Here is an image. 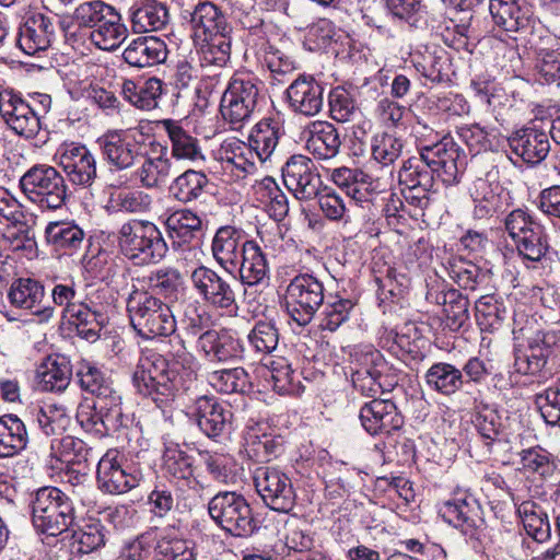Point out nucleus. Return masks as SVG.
<instances>
[{"instance_id": "obj_27", "label": "nucleus", "mask_w": 560, "mask_h": 560, "mask_svg": "<svg viewBox=\"0 0 560 560\" xmlns=\"http://www.w3.org/2000/svg\"><path fill=\"white\" fill-rule=\"evenodd\" d=\"M191 415L198 428L211 439L225 432L232 413L214 397L200 396L195 400Z\"/></svg>"}, {"instance_id": "obj_21", "label": "nucleus", "mask_w": 560, "mask_h": 560, "mask_svg": "<svg viewBox=\"0 0 560 560\" xmlns=\"http://www.w3.org/2000/svg\"><path fill=\"white\" fill-rule=\"evenodd\" d=\"M322 282H290L287 288V307L292 319L306 326L323 303Z\"/></svg>"}, {"instance_id": "obj_61", "label": "nucleus", "mask_w": 560, "mask_h": 560, "mask_svg": "<svg viewBox=\"0 0 560 560\" xmlns=\"http://www.w3.org/2000/svg\"><path fill=\"white\" fill-rule=\"evenodd\" d=\"M154 560H197V553L187 540L160 537L154 547Z\"/></svg>"}, {"instance_id": "obj_8", "label": "nucleus", "mask_w": 560, "mask_h": 560, "mask_svg": "<svg viewBox=\"0 0 560 560\" xmlns=\"http://www.w3.org/2000/svg\"><path fill=\"white\" fill-rule=\"evenodd\" d=\"M125 256L137 265L161 259L166 253V243L156 225L149 221L131 220L121 225L118 237Z\"/></svg>"}, {"instance_id": "obj_56", "label": "nucleus", "mask_w": 560, "mask_h": 560, "mask_svg": "<svg viewBox=\"0 0 560 560\" xmlns=\"http://www.w3.org/2000/svg\"><path fill=\"white\" fill-rule=\"evenodd\" d=\"M520 457L525 471L542 478L552 476L558 467L553 455L540 446L523 450Z\"/></svg>"}, {"instance_id": "obj_64", "label": "nucleus", "mask_w": 560, "mask_h": 560, "mask_svg": "<svg viewBox=\"0 0 560 560\" xmlns=\"http://www.w3.org/2000/svg\"><path fill=\"white\" fill-rule=\"evenodd\" d=\"M402 149V140L395 135L383 132L373 138V159L384 166L393 164L401 155Z\"/></svg>"}, {"instance_id": "obj_48", "label": "nucleus", "mask_w": 560, "mask_h": 560, "mask_svg": "<svg viewBox=\"0 0 560 560\" xmlns=\"http://www.w3.org/2000/svg\"><path fill=\"white\" fill-rule=\"evenodd\" d=\"M208 383L222 394H245L253 389L249 374L244 368L222 369L208 373Z\"/></svg>"}, {"instance_id": "obj_31", "label": "nucleus", "mask_w": 560, "mask_h": 560, "mask_svg": "<svg viewBox=\"0 0 560 560\" xmlns=\"http://www.w3.org/2000/svg\"><path fill=\"white\" fill-rule=\"evenodd\" d=\"M167 47L156 36L133 39L124 50L122 58L131 67L145 68L160 65L166 60Z\"/></svg>"}, {"instance_id": "obj_36", "label": "nucleus", "mask_w": 560, "mask_h": 560, "mask_svg": "<svg viewBox=\"0 0 560 560\" xmlns=\"http://www.w3.org/2000/svg\"><path fill=\"white\" fill-rule=\"evenodd\" d=\"M472 424L489 452L494 445L506 441L502 418L492 406L476 404Z\"/></svg>"}, {"instance_id": "obj_10", "label": "nucleus", "mask_w": 560, "mask_h": 560, "mask_svg": "<svg viewBox=\"0 0 560 560\" xmlns=\"http://www.w3.org/2000/svg\"><path fill=\"white\" fill-rule=\"evenodd\" d=\"M504 229L524 258L538 261L548 249L545 228L526 210L514 209L504 219Z\"/></svg>"}, {"instance_id": "obj_41", "label": "nucleus", "mask_w": 560, "mask_h": 560, "mask_svg": "<svg viewBox=\"0 0 560 560\" xmlns=\"http://www.w3.org/2000/svg\"><path fill=\"white\" fill-rule=\"evenodd\" d=\"M168 10L156 0H141L131 13L132 28L137 33L154 32L168 22Z\"/></svg>"}, {"instance_id": "obj_33", "label": "nucleus", "mask_w": 560, "mask_h": 560, "mask_svg": "<svg viewBox=\"0 0 560 560\" xmlns=\"http://www.w3.org/2000/svg\"><path fill=\"white\" fill-rule=\"evenodd\" d=\"M198 348L213 362H226L242 352L240 340L228 330L209 329L198 337Z\"/></svg>"}, {"instance_id": "obj_59", "label": "nucleus", "mask_w": 560, "mask_h": 560, "mask_svg": "<svg viewBox=\"0 0 560 560\" xmlns=\"http://www.w3.org/2000/svg\"><path fill=\"white\" fill-rule=\"evenodd\" d=\"M231 15L240 26L252 34L259 35L262 32L261 9L256 7L255 0H234L231 5Z\"/></svg>"}, {"instance_id": "obj_1", "label": "nucleus", "mask_w": 560, "mask_h": 560, "mask_svg": "<svg viewBox=\"0 0 560 560\" xmlns=\"http://www.w3.org/2000/svg\"><path fill=\"white\" fill-rule=\"evenodd\" d=\"M176 357L178 360L170 363L155 351H143L132 376L138 392L162 405L176 394L188 390L196 382L190 368L192 357L184 347L176 352Z\"/></svg>"}, {"instance_id": "obj_34", "label": "nucleus", "mask_w": 560, "mask_h": 560, "mask_svg": "<svg viewBox=\"0 0 560 560\" xmlns=\"http://www.w3.org/2000/svg\"><path fill=\"white\" fill-rule=\"evenodd\" d=\"M283 133L281 122L271 117L262 118L252 128L248 143L257 161L264 163L270 160Z\"/></svg>"}, {"instance_id": "obj_37", "label": "nucleus", "mask_w": 560, "mask_h": 560, "mask_svg": "<svg viewBox=\"0 0 560 560\" xmlns=\"http://www.w3.org/2000/svg\"><path fill=\"white\" fill-rule=\"evenodd\" d=\"M28 441L26 425L16 415L0 417V459L18 456L26 450Z\"/></svg>"}, {"instance_id": "obj_62", "label": "nucleus", "mask_w": 560, "mask_h": 560, "mask_svg": "<svg viewBox=\"0 0 560 560\" xmlns=\"http://www.w3.org/2000/svg\"><path fill=\"white\" fill-rule=\"evenodd\" d=\"M247 340L256 353L269 354L279 343V331L273 322L259 320L250 330Z\"/></svg>"}, {"instance_id": "obj_46", "label": "nucleus", "mask_w": 560, "mask_h": 560, "mask_svg": "<svg viewBox=\"0 0 560 560\" xmlns=\"http://www.w3.org/2000/svg\"><path fill=\"white\" fill-rule=\"evenodd\" d=\"M75 377L80 387L102 400L115 394L112 382L93 362L81 360L78 362Z\"/></svg>"}, {"instance_id": "obj_25", "label": "nucleus", "mask_w": 560, "mask_h": 560, "mask_svg": "<svg viewBox=\"0 0 560 560\" xmlns=\"http://www.w3.org/2000/svg\"><path fill=\"white\" fill-rule=\"evenodd\" d=\"M550 133L536 128L524 127L513 132L508 141L511 151L526 164L537 165L550 151Z\"/></svg>"}, {"instance_id": "obj_7", "label": "nucleus", "mask_w": 560, "mask_h": 560, "mask_svg": "<svg viewBox=\"0 0 560 560\" xmlns=\"http://www.w3.org/2000/svg\"><path fill=\"white\" fill-rule=\"evenodd\" d=\"M20 188L28 200L42 209H60L67 199L63 176L47 164H36L20 178Z\"/></svg>"}, {"instance_id": "obj_26", "label": "nucleus", "mask_w": 560, "mask_h": 560, "mask_svg": "<svg viewBox=\"0 0 560 560\" xmlns=\"http://www.w3.org/2000/svg\"><path fill=\"white\" fill-rule=\"evenodd\" d=\"M504 188L500 185L497 174L489 172L485 177L477 178L470 189L474 201L472 215L482 220L493 217L502 210Z\"/></svg>"}, {"instance_id": "obj_39", "label": "nucleus", "mask_w": 560, "mask_h": 560, "mask_svg": "<svg viewBox=\"0 0 560 560\" xmlns=\"http://www.w3.org/2000/svg\"><path fill=\"white\" fill-rule=\"evenodd\" d=\"M162 125L171 141L170 158L191 162L203 160L198 139L186 131L178 121L165 119Z\"/></svg>"}, {"instance_id": "obj_58", "label": "nucleus", "mask_w": 560, "mask_h": 560, "mask_svg": "<svg viewBox=\"0 0 560 560\" xmlns=\"http://www.w3.org/2000/svg\"><path fill=\"white\" fill-rule=\"evenodd\" d=\"M98 410L102 412V436L118 432L126 425L127 418L121 408V398L115 393L105 399L98 400Z\"/></svg>"}, {"instance_id": "obj_54", "label": "nucleus", "mask_w": 560, "mask_h": 560, "mask_svg": "<svg viewBox=\"0 0 560 560\" xmlns=\"http://www.w3.org/2000/svg\"><path fill=\"white\" fill-rule=\"evenodd\" d=\"M67 534H71L72 547H77L79 553H90L105 544V535L100 521H91L78 527L74 524Z\"/></svg>"}, {"instance_id": "obj_13", "label": "nucleus", "mask_w": 560, "mask_h": 560, "mask_svg": "<svg viewBox=\"0 0 560 560\" xmlns=\"http://www.w3.org/2000/svg\"><path fill=\"white\" fill-rule=\"evenodd\" d=\"M254 485L264 503L271 510L289 513L295 505L296 494L291 479L275 467H258Z\"/></svg>"}, {"instance_id": "obj_50", "label": "nucleus", "mask_w": 560, "mask_h": 560, "mask_svg": "<svg viewBox=\"0 0 560 560\" xmlns=\"http://www.w3.org/2000/svg\"><path fill=\"white\" fill-rule=\"evenodd\" d=\"M246 450L257 462H269L283 452V438L268 433L259 434L250 429L245 436Z\"/></svg>"}, {"instance_id": "obj_49", "label": "nucleus", "mask_w": 560, "mask_h": 560, "mask_svg": "<svg viewBox=\"0 0 560 560\" xmlns=\"http://www.w3.org/2000/svg\"><path fill=\"white\" fill-rule=\"evenodd\" d=\"M219 154L222 162L234 166L245 175L253 174L257 170V158L248 142L229 138L221 144Z\"/></svg>"}, {"instance_id": "obj_52", "label": "nucleus", "mask_w": 560, "mask_h": 560, "mask_svg": "<svg viewBox=\"0 0 560 560\" xmlns=\"http://www.w3.org/2000/svg\"><path fill=\"white\" fill-rule=\"evenodd\" d=\"M166 226L174 243H189L201 229V219L190 210H177L166 220Z\"/></svg>"}, {"instance_id": "obj_19", "label": "nucleus", "mask_w": 560, "mask_h": 560, "mask_svg": "<svg viewBox=\"0 0 560 560\" xmlns=\"http://www.w3.org/2000/svg\"><path fill=\"white\" fill-rule=\"evenodd\" d=\"M439 514L446 523L470 537L475 536L482 522L480 505L466 492L456 493L452 499L441 503Z\"/></svg>"}, {"instance_id": "obj_42", "label": "nucleus", "mask_w": 560, "mask_h": 560, "mask_svg": "<svg viewBox=\"0 0 560 560\" xmlns=\"http://www.w3.org/2000/svg\"><path fill=\"white\" fill-rule=\"evenodd\" d=\"M517 515L526 534L535 541L542 544L551 537V526L548 514L538 503L524 501L517 506Z\"/></svg>"}, {"instance_id": "obj_11", "label": "nucleus", "mask_w": 560, "mask_h": 560, "mask_svg": "<svg viewBox=\"0 0 560 560\" xmlns=\"http://www.w3.org/2000/svg\"><path fill=\"white\" fill-rule=\"evenodd\" d=\"M143 475L116 448L108 450L97 462V488L107 494H122L138 487Z\"/></svg>"}, {"instance_id": "obj_55", "label": "nucleus", "mask_w": 560, "mask_h": 560, "mask_svg": "<svg viewBox=\"0 0 560 560\" xmlns=\"http://www.w3.org/2000/svg\"><path fill=\"white\" fill-rule=\"evenodd\" d=\"M200 45L202 61L207 65L224 66L231 55V34L215 35L194 40Z\"/></svg>"}, {"instance_id": "obj_3", "label": "nucleus", "mask_w": 560, "mask_h": 560, "mask_svg": "<svg viewBox=\"0 0 560 560\" xmlns=\"http://www.w3.org/2000/svg\"><path fill=\"white\" fill-rule=\"evenodd\" d=\"M75 509L72 500L56 487L38 489L32 500L34 528L47 536L67 533L74 525Z\"/></svg>"}, {"instance_id": "obj_20", "label": "nucleus", "mask_w": 560, "mask_h": 560, "mask_svg": "<svg viewBox=\"0 0 560 560\" xmlns=\"http://www.w3.org/2000/svg\"><path fill=\"white\" fill-rule=\"evenodd\" d=\"M489 12L494 26L506 33L526 32L534 23L529 0H489Z\"/></svg>"}, {"instance_id": "obj_28", "label": "nucleus", "mask_w": 560, "mask_h": 560, "mask_svg": "<svg viewBox=\"0 0 560 560\" xmlns=\"http://www.w3.org/2000/svg\"><path fill=\"white\" fill-rule=\"evenodd\" d=\"M54 37L52 19L43 13H34L20 27L18 45L26 55L33 56L38 51L46 50Z\"/></svg>"}, {"instance_id": "obj_18", "label": "nucleus", "mask_w": 560, "mask_h": 560, "mask_svg": "<svg viewBox=\"0 0 560 560\" xmlns=\"http://www.w3.org/2000/svg\"><path fill=\"white\" fill-rule=\"evenodd\" d=\"M59 165L73 185L90 187L97 177L96 160L83 144L63 145L59 151Z\"/></svg>"}, {"instance_id": "obj_63", "label": "nucleus", "mask_w": 560, "mask_h": 560, "mask_svg": "<svg viewBox=\"0 0 560 560\" xmlns=\"http://www.w3.org/2000/svg\"><path fill=\"white\" fill-rule=\"evenodd\" d=\"M535 402L544 421L551 427H560V380L535 396Z\"/></svg>"}, {"instance_id": "obj_35", "label": "nucleus", "mask_w": 560, "mask_h": 560, "mask_svg": "<svg viewBox=\"0 0 560 560\" xmlns=\"http://www.w3.org/2000/svg\"><path fill=\"white\" fill-rule=\"evenodd\" d=\"M163 467L168 476L176 480L178 488L196 489L199 481L194 475V457L179 445L171 444L163 453Z\"/></svg>"}, {"instance_id": "obj_23", "label": "nucleus", "mask_w": 560, "mask_h": 560, "mask_svg": "<svg viewBox=\"0 0 560 560\" xmlns=\"http://www.w3.org/2000/svg\"><path fill=\"white\" fill-rule=\"evenodd\" d=\"M285 97L294 113L315 116L324 105V86L313 75L300 74L287 89Z\"/></svg>"}, {"instance_id": "obj_38", "label": "nucleus", "mask_w": 560, "mask_h": 560, "mask_svg": "<svg viewBox=\"0 0 560 560\" xmlns=\"http://www.w3.org/2000/svg\"><path fill=\"white\" fill-rule=\"evenodd\" d=\"M39 385L45 392H63L70 384L72 368L65 355H49L38 369Z\"/></svg>"}, {"instance_id": "obj_16", "label": "nucleus", "mask_w": 560, "mask_h": 560, "mask_svg": "<svg viewBox=\"0 0 560 560\" xmlns=\"http://www.w3.org/2000/svg\"><path fill=\"white\" fill-rule=\"evenodd\" d=\"M0 115L11 130L26 139L36 137L42 129L39 114L11 91L0 93Z\"/></svg>"}, {"instance_id": "obj_29", "label": "nucleus", "mask_w": 560, "mask_h": 560, "mask_svg": "<svg viewBox=\"0 0 560 560\" xmlns=\"http://www.w3.org/2000/svg\"><path fill=\"white\" fill-rule=\"evenodd\" d=\"M47 244L60 255L71 256L90 244L84 231L74 222H49L45 229Z\"/></svg>"}, {"instance_id": "obj_14", "label": "nucleus", "mask_w": 560, "mask_h": 560, "mask_svg": "<svg viewBox=\"0 0 560 560\" xmlns=\"http://www.w3.org/2000/svg\"><path fill=\"white\" fill-rule=\"evenodd\" d=\"M282 179L285 187L299 200L315 198L323 185L314 162L302 154H295L288 159L282 166Z\"/></svg>"}, {"instance_id": "obj_30", "label": "nucleus", "mask_w": 560, "mask_h": 560, "mask_svg": "<svg viewBox=\"0 0 560 560\" xmlns=\"http://www.w3.org/2000/svg\"><path fill=\"white\" fill-rule=\"evenodd\" d=\"M514 368L523 375H537L547 364L550 354V343L547 335L537 330L535 335L528 338V345L525 349L515 348Z\"/></svg>"}, {"instance_id": "obj_47", "label": "nucleus", "mask_w": 560, "mask_h": 560, "mask_svg": "<svg viewBox=\"0 0 560 560\" xmlns=\"http://www.w3.org/2000/svg\"><path fill=\"white\" fill-rule=\"evenodd\" d=\"M50 447L60 462L80 466L79 471L88 469L93 459V448L83 440L71 435L54 440Z\"/></svg>"}, {"instance_id": "obj_32", "label": "nucleus", "mask_w": 560, "mask_h": 560, "mask_svg": "<svg viewBox=\"0 0 560 560\" xmlns=\"http://www.w3.org/2000/svg\"><path fill=\"white\" fill-rule=\"evenodd\" d=\"M261 376L279 395H300L303 386L291 363L283 357L269 358L259 369Z\"/></svg>"}, {"instance_id": "obj_5", "label": "nucleus", "mask_w": 560, "mask_h": 560, "mask_svg": "<svg viewBox=\"0 0 560 560\" xmlns=\"http://www.w3.org/2000/svg\"><path fill=\"white\" fill-rule=\"evenodd\" d=\"M264 83L249 73H235L221 97L222 118L232 129L238 130L255 112L262 94Z\"/></svg>"}, {"instance_id": "obj_22", "label": "nucleus", "mask_w": 560, "mask_h": 560, "mask_svg": "<svg viewBox=\"0 0 560 560\" xmlns=\"http://www.w3.org/2000/svg\"><path fill=\"white\" fill-rule=\"evenodd\" d=\"M184 18H188L194 40L228 35L233 30L221 8L209 0L199 1L191 10H185Z\"/></svg>"}, {"instance_id": "obj_53", "label": "nucleus", "mask_w": 560, "mask_h": 560, "mask_svg": "<svg viewBox=\"0 0 560 560\" xmlns=\"http://www.w3.org/2000/svg\"><path fill=\"white\" fill-rule=\"evenodd\" d=\"M242 257L237 271L241 273V280L254 278V280H264L268 272V265L264 253L254 241H247L243 244L240 255Z\"/></svg>"}, {"instance_id": "obj_43", "label": "nucleus", "mask_w": 560, "mask_h": 560, "mask_svg": "<svg viewBox=\"0 0 560 560\" xmlns=\"http://www.w3.org/2000/svg\"><path fill=\"white\" fill-rule=\"evenodd\" d=\"M427 386L445 396H451L465 384L464 375L459 369L451 363H434L424 375Z\"/></svg>"}, {"instance_id": "obj_6", "label": "nucleus", "mask_w": 560, "mask_h": 560, "mask_svg": "<svg viewBox=\"0 0 560 560\" xmlns=\"http://www.w3.org/2000/svg\"><path fill=\"white\" fill-rule=\"evenodd\" d=\"M210 517L224 532L235 537H249L258 529V522L247 500L235 491H221L208 503Z\"/></svg>"}, {"instance_id": "obj_15", "label": "nucleus", "mask_w": 560, "mask_h": 560, "mask_svg": "<svg viewBox=\"0 0 560 560\" xmlns=\"http://www.w3.org/2000/svg\"><path fill=\"white\" fill-rule=\"evenodd\" d=\"M103 160L116 171L133 167L142 155L141 145L126 130H108L97 139Z\"/></svg>"}, {"instance_id": "obj_12", "label": "nucleus", "mask_w": 560, "mask_h": 560, "mask_svg": "<svg viewBox=\"0 0 560 560\" xmlns=\"http://www.w3.org/2000/svg\"><path fill=\"white\" fill-rule=\"evenodd\" d=\"M355 368H352L351 381L353 387L363 396L375 397L385 392V387L392 386L384 373L387 363L382 353L372 346H366L354 354Z\"/></svg>"}, {"instance_id": "obj_4", "label": "nucleus", "mask_w": 560, "mask_h": 560, "mask_svg": "<svg viewBox=\"0 0 560 560\" xmlns=\"http://www.w3.org/2000/svg\"><path fill=\"white\" fill-rule=\"evenodd\" d=\"M127 308L131 326L144 339L170 336L176 330L170 306L147 291L135 290Z\"/></svg>"}, {"instance_id": "obj_45", "label": "nucleus", "mask_w": 560, "mask_h": 560, "mask_svg": "<svg viewBox=\"0 0 560 560\" xmlns=\"http://www.w3.org/2000/svg\"><path fill=\"white\" fill-rule=\"evenodd\" d=\"M31 413L33 422L47 436L61 434L70 424L69 409L62 404L47 402Z\"/></svg>"}, {"instance_id": "obj_17", "label": "nucleus", "mask_w": 560, "mask_h": 560, "mask_svg": "<svg viewBox=\"0 0 560 560\" xmlns=\"http://www.w3.org/2000/svg\"><path fill=\"white\" fill-rule=\"evenodd\" d=\"M143 161L133 175L140 186L147 189L163 187L176 174L168 149L158 142L151 143L149 153L142 154Z\"/></svg>"}, {"instance_id": "obj_40", "label": "nucleus", "mask_w": 560, "mask_h": 560, "mask_svg": "<svg viewBox=\"0 0 560 560\" xmlns=\"http://www.w3.org/2000/svg\"><path fill=\"white\" fill-rule=\"evenodd\" d=\"M128 30L121 22L120 14L112 9L100 24L90 31L91 42L102 50H114L126 39Z\"/></svg>"}, {"instance_id": "obj_24", "label": "nucleus", "mask_w": 560, "mask_h": 560, "mask_svg": "<svg viewBox=\"0 0 560 560\" xmlns=\"http://www.w3.org/2000/svg\"><path fill=\"white\" fill-rule=\"evenodd\" d=\"M364 430L372 434H390L404 424V418L389 399H372L365 402L359 415Z\"/></svg>"}, {"instance_id": "obj_57", "label": "nucleus", "mask_w": 560, "mask_h": 560, "mask_svg": "<svg viewBox=\"0 0 560 560\" xmlns=\"http://www.w3.org/2000/svg\"><path fill=\"white\" fill-rule=\"evenodd\" d=\"M257 55L278 81L295 70L294 60L268 40L261 44Z\"/></svg>"}, {"instance_id": "obj_44", "label": "nucleus", "mask_w": 560, "mask_h": 560, "mask_svg": "<svg viewBox=\"0 0 560 560\" xmlns=\"http://www.w3.org/2000/svg\"><path fill=\"white\" fill-rule=\"evenodd\" d=\"M341 139L337 128L329 122L314 124V131L307 141V149L319 160H330L338 155Z\"/></svg>"}, {"instance_id": "obj_2", "label": "nucleus", "mask_w": 560, "mask_h": 560, "mask_svg": "<svg viewBox=\"0 0 560 560\" xmlns=\"http://www.w3.org/2000/svg\"><path fill=\"white\" fill-rule=\"evenodd\" d=\"M464 162L458 147L446 138L420 149L419 156L404 161L399 171V184L406 187L432 188L434 177L451 185L458 180Z\"/></svg>"}, {"instance_id": "obj_60", "label": "nucleus", "mask_w": 560, "mask_h": 560, "mask_svg": "<svg viewBox=\"0 0 560 560\" xmlns=\"http://www.w3.org/2000/svg\"><path fill=\"white\" fill-rule=\"evenodd\" d=\"M113 8L101 0L80 3L73 12L72 23L79 28L90 32L102 22L105 15L112 12Z\"/></svg>"}, {"instance_id": "obj_51", "label": "nucleus", "mask_w": 560, "mask_h": 560, "mask_svg": "<svg viewBox=\"0 0 560 560\" xmlns=\"http://www.w3.org/2000/svg\"><path fill=\"white\" fill-rule=\"evenodd\" d=\"M209 179L207 175L200 171L187 170L178 175L170 186V191L180 202H190L198 199Z\"/></svg>"}, {"instance_id": "obj_9", "label": "nucleus", "mask_w": 560, "mask_h": 560, "mask_svg": "<svg viewBox=\"0 0 560 560\" xmlns=\"http://www.w3.org/2000/svg\"><path fill=\"white\" fill-rule=\"evenodd\" d=\"M245 240L244 232L233 225H224L217 230L211 244L212 256L219 269L205 266L195 268L192 280H223L224 277L235 278L238 269V258Z\"/></svg>"}]
</instances>
